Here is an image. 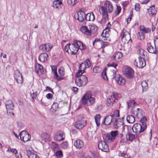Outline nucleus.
Returning <instances> with one entry per match:
<instances>
[{"mask_svg":"<svg viewBox=\"0 0 158 158\" xmlns=\"http://www.w3.org/2000/svg\"><path fill=\"white\" fill-rule=\"evenodd\" d=\"M83 72L82 71L80 70L79 69L78 71L77 72L76 74V76L77 78L80 77L81 76H82V74Z\"/></svg>","mask_w":158,"mask_h":158,"instance_id":"53","label":"nucleus"},{"mask_svg":"<svg viewBox=\"0 0 158 158\" xmlns=\"http://www.w3.org/2000/svg\"><path fill=\"white\" fill-rule=\"evenodd\" d=\"M89 14L85 13L84 11L80 10L79 11L76 13L74 15L75 18L80 22H83L86 19V16Z\"/></svg>","mask_w":158,"mask_h":158,"instance_id":"6","label":"nucleus"},{"mask_svg":"<svg viewBox=\"0 0 158 158\" xmlns=\"http://www.w3.org/2000/svg\"><path fill=\"white\" fill-rule=\"evenodd\" d=\"M48 58V54L45 52L41 53L39 57V60L42 62H44L46 61Z\"/></svg>","mask_w":158,"mask_h":158,"instance_id":"22","label":"nucleus"},{"mask_svg":"<svg viewBox=\"0 0 158 158\" xmlns=\"http://www.w3.org/2000/svg\"><path fill=\"white\" fill-rule=\"evenodd\" d=\"M35 69L37 73L40 74H44V70L42 65L40 64H38L36 65Z\"/></svg>","mask_w":158,"mask_h":158,"instance_id":"27","label":"nucleus"},{"mask_svg":"<svg viewBox=\"0 0 158 158\" xmlns=\"http://www.w3.org/2000/svg\"><path fill=\"white\" fill-rule=\"evenodd\" d=\"M14 77L18 83L21 84L23 82V78L22 74L18 70L14 72Z\"/></svg>","mask_w":158,"mask_h":158,"instance_id":"13","label":"nucleus"},{"mask_svg":"<svg viewBox=\"0 0 158 158\" xmlns=\"http://www.w3.org/2000/svg\"><path fill=\"white\" fill-rule=\"evenodd\" d=\"M113 10V7L112 3L108 1H106L103 6H102L99 9L100 12L105 17L107 16V13H111Z\"/></svg>","mask_w":158,"mask_h":158,"instance_id":"2","label":"nucleus"},{"mask_svg":"<svg viewBox=\"0 0 158 158\" xmlns=\"http://www.w3.org/2000/svg\"><path fill=\"white\" fill-rule=\"evenodd\" d=\"M120 36L122 41L124 44L128 43L131 40L130 34L124 29L123 30Z\"/></svg>","mask_w":158,"mask_h":158,"instance_id":"8","label":"nucleus"},{"mask_svg":"<svg viewBox=\"0 0 158 158\" xmlns=\"http://www.w3.org/2000/svg\"><path fill=\"white\" fill-rule=\"evenodd\" d=\"M102 40L103 41L104 43H107L109 42V41L110 40L109 39V38L108 37H104L103 38H102Z\"/></svg>","mask_w":158,"mask_h":158,"instance_id":"62","label":"nucleus"},{"mask_svg":"<svg viewBox=\"0 0 158 158\" xmlns=\"http://www.w3.org/2000/svg\"><path fill=\"white\" fill-rule=\"evenodd\" d=\"M52 47L51 44L46 43L41 45L39 47V49L43 51L48 52L51 50Z\"/></svg>","mask_w":158,"mask_h":158,"instance_id":"16","label":"nucleus"},{"mask_svg":"<svg viewBox=\"0 0 158 158\" xmlns=\"http://www.w3.org/2000/svg\"><path fill=\"white\" fill-rule=\"evenodd\" d=\"M102 78L105 80H107L108 79L107 76L106 75V70L104 69L102 73Z\"/></svg>","mask_w":158,"mask_h":158,"instance_id":"50","label":"nucleus"},{"mask_svg":"<svg viewBox=\"0 0 158 158\" xmlns=\"http://www.w3.org/2000/svg\"><path fill=\"white\" fill-rule=\"evenodd\" d=\"M40 141L42 143L47 142L50 141L49 135L46 133H43L40 135Z\"/></svg>","mask_w":158,"mask_h":158,"instance_id":"17","label":"nucleus"},{"mask_svg":"<svg viewBox=\"0 0 158 158\" xmlns=\"http://www.w3.org/2000/svg\"><path fill=\"white\" fill-rule=\"evenodd\" d=\"M73 44L76 46L78 48V49L81 50L84 49L85 48V46L83 43L79 41H75L73 42Z\"/></svg>","mask_w":158,"mask_h":158,"instance_id":"26","label":"nucleus"},{"mask_svg":"<svg viewBox=\"0 0 158 158\" xmlns=\"http://www.w3.org/2000/svg\"><path fill=\"white\" fill-rule=\"evenodd\" d=\"M95 19V17L93 12L89 13V21H94Z\"/></svg>","mask_w":158,"mask_h":158,"instance_id":"56","label":"nucleus"},{"mask_svg":"<svg viewBox=\"0 0 158 158\" xmlns=\"http://www.w3.org/2000/svg\"><path fill=\"white\" fill-rule=\"evenodd\" d=\"M59 73L61 76H63L64 75V68L60 67L58 70Z\"/></svg>","mask_w":158,"mask_h":158,"instance_id":"45","label":"nucleus"},{"mask_svg":"<svg viewBox=\"0 0 158 158\" xmlns=\"http://www.w3.org/2000/svg\"><path fill=\"white\" fill-rule=\"evenodd\" d=\"M138 34V38H139L141 40H143L145 38V36L144 34L143 33V32H141V31L139 32Z\"/></svg>","mask_w":158,"mask_h":158,"instance_id":"49","label":"nucleus"},{"mask_svg":"<svg viewBox=\"0 0 158 158\" xmlns=\"http://www.w3.org/2000/svg\"><path fill=\"white\" fill-rule=\"evenodd\" d=\"M148 10L150 16H154L157 12V10L155 9L154 5H152L149 9H148Z\"/></svg>","mask_w":158,"mask_h":158,"instance_id":"28","label":"nucleus"},{"mask_svg":"<svg viewBox=\"0 0 158 158\" xmlns=\"http://www.w3.org/2000/svg\"><path fill=\"white\" fill-rule=\"evenodd\" d=\"M52 150L54 152L59 150V146L57 144L54 142H52Z\"/></svg>","mask_w":158,"mask_h":158,"instance_id":"43","label":"nucleus"},{"mask_svg":"<svg viewBox=\"0 0 158 158\" xmlns=\"http://www.w3.org/2000/svg\"><path fill=\"white\" fill-rule=\"evenodd\" d=\"M138 52H139L140 55L142 56H144L145 53H146V52H145L142 49H139L138 51Z\"/></svg>","mask_w":158,"mask_h":158,"instance_id":"59","label":"nucleus"},{"mask_svg":"<svg viewBox=\"0 0 158 158\" xmlns=\"http://www.w3.org/2000/svg\"><path fill=\"white\" fill-rule=\"evenodd\" d=\"M89 36L91 35V33H94L98 30V27L94 25H91L89 26Z\"/></svg>","mask_w":158,"mask_h":158,"instance_id":"34","label":"nucleus"},{"mask_svg":"<svg viewBox=\"0 0 158 158\" xmlns=\"http://www.w3.org/2000/svg\"><path fill=\"white\" fill-rule=\"evenodd\" d=\"M134 64L137 67L142 68L146 65V62L144 58L140 56L138 57V59L135 60Z\"/></svg>","mask_w":158,"mask_h":158,"instance_id":"10","label":"nucleus"},{"mask_svg":"<svg viewBox=\"0 0 158 158\" xmlns=\"http://www.w3.org/2000/svg\"><path fill=\"white\" fill-rule=\"evenodd\" d=\"M140 30L141 32L143 33H148L150 32L151 31L150 29L144 27L143 26H141L140 27Z\"/></svg>","mask_w":158,"mask_h":158,"instance_id":"35","label":"nucleus"},{"mask_svg":"<svg viewBox=\"0 0 158 158\" xmlns=\"http://www.w3.org/2000/svg\"><path fill=\"white\" fill-rule=\"evenodd\" d=\"M118 133V131H112L110 132V135L114 138V140L115 139V137L117 136Z\"/></svg>","mask_w":158,"mask_h":158,"instance_id":"48","label":"nucleus"},{"mask_svg":"<svg viewBox=\"0 0 158 158\" xmlns=\"http://www.w3.org/2000/svg\"><path fill=\"white\" fill-rule=\"evenodd\" d=\"M7 151L8 152H11L12 153L15 154L17 153L18 152L17 150L15 149L11 148H9L7 150Z\"/></svg>","mask_w":158,"mask_h":158,"instance_id":"54","label":"nucleus"},{"mask_svg":"<svg viewBox=\"0 0 158 158\" xmlns=\"http://www.w3.org/2000/svg\"><path fill=\"white\" fill-rule=\"evenodd\" d=\"M77 2V0H68V4L72 6L75 5Z\"/></svg>","mask_w":158,"mask_h":158,"instance_id":"46","label":"nucleus"},{"mask_svg":"<svg viewBox=\"0 0 158 158\" xmlns=\"http://www.w3.org/2000/svg\"><path fill=\"white\" fill-rule=\"evenodd\" d=\"M123 120L121 119L118 118L115 120L113 123V126L116 129H118V127L123 125Z\"/></svg>","mask_w":158,"mask_h":158,"instance_id":"21","label":"nucleus"},{"mask_svg":"<svg viewBox=\"0 0 158 158\" xmlns=\"http://www.w3.org/2000/svg\"><path fill=\"white\" fill-rule=\"evenodd\" d=\"M20 139L24 142L29 140L31 139V135L25 131H22L19 134Z\"/></svg>","mask_w":158,"mask_h":158,"instance_id":"11","label":"nucleus"},{"mask_svg":"<svg viewBox=\"0 0 158 158\" xmlns=\"http://www.w3.org/2000/svg\"><path fill=\"white\" fill-rule=\"evenodd\" d=\"M123 72L126 77L132 78L134 76V71L132 69L128 66H126L123 68Z\"/></svg>","mask_w":158,"mask_h":158,"instance_id":"7","label":"nucleus"},{"mask_svg":"<svg viewBox=\"0 0 158 158\" xmlns=\"http://www.w3.org/2000/svg\"><path fill=\"white\" fill-rule=\"evenodd\" d=\"M65 138L64 133L61 131H57L54 135V139L57 141H60L64 140Z\"/></svg>","mask_w":158,"mask_h":158,"instance_id":"12","label":"nucleus"},{"mask_svg":"<svg viewBox=\"0 0 158 158\" xmlns=\"http://www.w3.org/2000/svg\"><path fill=\"white\" fill-rule=\"evenodd\" d=\"M71 44H69L66 45L65 47V50L66 52L70 53V47Z\"/></svg>","mask_w":158,"mask_h":158,"instance_id":"60","label":"nucleus"},{"mask_svg":"<svg viewBox=\"0 0 158 158\" xmlns=\"http://www.w3.org/2000/svg\"><path fill=\"white\" fill-rule=\"evenodd\" d=\"M94 118L97 126L98 127L100 124V115L99 114H97Z\"/></svg>","mask_w":158,"mask_h":158,"instance_id":"38","label":"nucleus"},{"mask_svg":"<svg viewBox=\"0 0 158 158\" xmlns=\"http://www.w3.org/2000/svg\"><path fill=\"white\" fill-rule=\"evenodd\" d=\"M80 30L82 33L87 35H89V30L86 26L82 27L80 28Z\"/></svg>","mask_w":158,"mask_h":158,"instance_id":"31","label":"nucleus"},{"mask_svg":"<svg viewBox=\"0 0 158 158\" xmlns=\"http://www.w3.org/2000/svg\"><path fill=\"white\" fill-rule=\"evenodd\" d=\"M89 100V92H87L81 98V102L83 105L86 104Z\"/></svg>","mask_w":158,"mask_h":158,"instance_id":"25","label":"nucleus"},{"mask_svg":"<svg viewBox=\"0 0 158 158\" xmlns=\"http://www.w3.org/2000/svg\"><path fill=\"white\" fill-rule=\"evenodd\" d=\"M112 115H107L105 117L102 122V124L105 125H110L112 122Z\"/></svg>","mask_w":158,"mask_h":158,"instance_id":"20","label":"nucleus"},{"mask_svg":"<svg viewBox=\"0 0 158 158\" xmlns=\"http://www.w3.org/2000/svg\"><path fill=\"white\" fill-rule=\"evenodd\" d=\"M126 119L127 121L130 123H133L135 120L134 116L131 115H128Z\"/></svg>","mask_w":158,"mask_h":158,"instance_id":"33","label":"nucleus"},{"mask_svg":"<svg viewBox=\"0 0 158 158\" xmlns=\"http://www.w3.org/2000/svg\"><path fill=\"white\" fill-rule=\"evenodd\" d=\"M78 49V48L76 46L73 44H71L70 47V53L72 55L75 54Z\"/></svg>","mask_w":158,"mask_h":158,"instance_id":"23","label":"nucleus"},{"mask_svg":"<svg viewBox=\"0 0 158 158\" xmlns=\"http://www.w3.org/2000/svg\"><path fill=\"white\" fill-rule=\"evenodd\" d=\"M86 124V120L84 118L83 115H79L77 120L75 123V127L79 129H82Z\"/></svg>","mask_w":158,"mask_h":158,"instance_id":"3","label":"nucleus"},{"mask_svg":"<svg viewBox=\"0 0 158 158\" xmlns=\"http://www.w3.org/2000/svg\"><path fill=\"white\" fill-rule=\"evenodd\" d=\"M68 143L67 142H63L61 143V147L64 149H66L68 147Z\"/></svg>","mask_w":158,"mask_h":158,"instance_id":"61","label":"nucleus"},{"mask_svg":"<svg viewBox=\"0 0 158 158\" xmlns=\"http://www.w3.org/2000/svg\"><path fill=\"white\" fill-rule=\"evenodd\" d=\"M119 97V95L114 93H113V94L108 97L107 100L106 105L108 106H112L113 103L115 102V100H117Z\"/></svg>","mask_w":158,"mask_h":158,"instance_id":"9","label":"nucleus"},{"mask_svg":"<svg viewBox=\"0 0 158 158\" xmlns=\"http://www.w3.org/2000/svg\"><path fill=\"white\" fill-rule=\"evenodd\" d=\"M110 22H109L106 25V27L105 29L103 31L104 32L106 35H108V32L110 31Z\"/></svg>","mask_w":158,"mask_h":158,"instance_id":"41","label":"nucleus"},{"mask_svg":"<svg viewBox=\"0 0 158 158\" xmlns=\"http://www.w3.org/2000/svg\"><path fill=\"white\" fill-rule=\"evenodd\" d=\"M121 10V8L120 6L117 5V8L114 12V14L115 15H118L120 12Z\"/></svg>","mask_w":158,"mask_h":158,"instance_id":"47","label":"nucleus"},{"mask_svg":"<svg viewBox=\"0 0 158 158\" xmlns=\"http://www.w3.org/2000/svg\"><path fill=\"white\" fill-rule=\"evenodd\" d=\"M27 155L29 158H39L37 153L31 148L27 149Z\"/></svg>","mask_w":158,"mask_h":158,"instance_id":"18","label":"nucleus"},{"mask_svg":"<svg viewBox=\"0 0 158 158\" xmlns=\"http://www.w3.org/2000/svg\"><path fill=\"white\" fill-rule=\"evenodd\" d=\"M32 93H31L30 96L33 100H34L39 94V93H38L37 91L35 90H33Z\"/></svg>","mask_w":158,"mask_h":158,"instance_id":"36","label":"nucleus"},{"mask_svg":"<svg viewBox=\"0 0 158 158\" xmlns=\"http://www.w3.org/2000/svg\"><path fill=\"white\" fill-rule=\"evenodd\" d=\"M56 156L57 158H60L63 157V153L61 150H58L56 152Z\"/></svg>","mask_w":158,"mask_h":158,"instance_id":"44","label":"nucleus"},{"mask_svg":"<svg viewBox=\"0 0 158 158\" xmlns=\"http://www.w3.org/2000/svg\"><path fill=\"white\" fill-rule=\"evenodd\" d=\"M140 9V4L138 3H136L135 5V9L137 11H139Z\"/></svg>","mask_w":158,"mask_h":158,"instance_id":"63","label":"nucleus"},{"mask_svg":"<svg viewBox=\"0 0 158 158\" xmlns=\"http://www.w3.org/2000/svg\"><path fill=\"white\" fill-rule=\"evenodd\" d=\"M107 66L108 67H112L115 68H116V67L117 66V63L114 62L109 63L108 64Z\"/></svg>","mask_w":158,"mask_h":158,"instance_id":"57","label":"nucleus"},{"mask_svg":"<svg viewBox=\"0 0 158 158\" xmlns=\"http://www.w3.org/2000/svg\"><path fill=\"white\" fill-rule=\"evenodd\" d=\"M52 70V72L54 73L57 72V67L55 66H51Z\"/></svg>","mask_w":158,"mask_h":158,"instance_id":"64","label":"nucleus"},{"mask_svg":"<svg viewBox=\"0 0 158 158\" xmlns=\"http://www.w3.org/2000/svg\"><path fill=\"white\" fill-rule=\"evenodd\" d=\"M93 71L94 73H98L101 71V69L99 67H95L94 68Z\"/></svg>","mask_w":158,"mask_h":158,"instance_id":"55","label":"nucleus"},{"mask_svg":"<svg viewBox=\"0 0 158 158\" xmlns=\"http://www.w3.org/2000/svg\"><path fill=\"white\" fill-rule=\"evenodd\" d=\"M126 138L127 140L129 141H132L135 138V135L130 132L128 133L126 135Z\"/></svg>","mask_w":158,"mask_h":158,"instance_id":"37","label":"nucleus"},{"mask_svg":"<svg viewBox=\"0 0 158 158\" xmlns=\"http://www.w3.org/2000/svg\"><path fill=\"white\" fill-rule=\"evenodd\" d=\"M62 4L61 0H56L53 2V6L56 8H58L59 6Z\"/></svg>","mask_w":158,"mask_h":158,"instance_id":"39","label":"nucleus"},{"mask_svg":"<svg viewBox=\"0 0 158 158\" xmlns=\"http://www.w3.org/2000/svg\"><path fill=\"white\" fill-rule=\"evenodd\" d=\"M75 82L76 84L78 86L85 85L88 82V77L83 75L80 77L76 78Z\"/></svg>","mask_w":158,"mask_h":158,"instance_id":"5","label":"nucleus"},{"mask_svg":"<svg viewBox=\"0 0 158 158\" xmlns=\"http://www.w3.org/2000/svg\"><path fill=\"white\" fill-rule=\"evenodd\" d=\"M116 55V57H117V60L119 59L122 57V53L121 52H117Z\"/></svg>","mask_w":158,"mask_h":158,"instance_id":"58","label":"nucleus"},{"mask_svg":"<svg viewBox=\"0 0 158 158\" xmlns=\"http://www.w3.org/2000/svg\"><path fill=\"white\" fill-rule=\"evenodd\" d=\"M115 79L118 83L120 85H123L125 82V79L120 75L117 76Z\"/></svg>","mask_w":158,"mask_h":158,"instance_id":"24","label":"nucleus"},{"mask_svg":"<svg viewBox=\"0 0 158 158\" xmlns=\"http://www.w3.org/2000/svg\"><path fill=\"white\" fill-rule=\"evenodd\" d=\"M133 16V11L132 10H131L130 12V14L128 18L127 19V23L128 24L131 21V19L132 17Z\"/></svg>","mask_w":158,"mask_h":158,"instance_id":"52","label":"nucleus"},{"mask_svg":"<svg viewBox=\"0 0 158 158\" xmlns=\"http://www.w3.org/2000/svg\"><path fill=\"white\" fill-rule=\"evenodd\" d=\"M141 85L143 91H146L147 89L148 88V84L146 81H143L141 83Z\"/></svg>","mask_w":158,"mask_h":158,"instance_id":"40","label":"nucleus"},{"mask_svg":"<svg viewBox=\"0 0 158 158\" xmlns=\"http://www.w3.org/2000/svg\"><path fill=\"white\" fill-rule=\"evenodd\" d=\"M103 138L105 141L108 142L110 143L114 140V138L109 134L104 135Z\"/></svg>","mask_w":158,"mask_h":158,"instance_id":"30","label":"nucleus"},{"mask_svg":"<svg viewBox=\"0 0 158 158\" xmlns=\"http://www.w3.org/2000/svg\"><path fill=\"white\" fill-rule=\"evenodd\" d=\"M88 62H89V59H87L80 64L79 69L84 73L85 70L87 68L89 67Z\"/></svg>","mask_w":158,"mask_h":158,"instance_id":"19","label":"nucleus"},{"mask_svg":"<svg viewBox=\"0 0 158 158\" xmlns=\"http://www.w3.org/2000/svg\"><path fill=\"white\" fill-rule=\"evenodd\" d=\"M98 148L99 149L104 152H107L109 150L108 145L104 141H102L99 142Z\"/></svg>","mask_w":158,"mask_h":158,"instance_id":"14","label":"nucleus"},{"mask_svg":"<svg viewBox=\"0 0 158 158\" xmlns=\"http://www.w3.org/2000/svg\"><path fill=\"white\" fill-rule=\"evenodd\" d=\"M5 105L8 114L11 116H13L14 115L13 112L14 105L12 101L9 100L7 101Z\"/></svg>","mask_w":158,"mask_h":158,"instance_id":"4","label":"nucleus"},{"mask_svg":"<svg viewBox=\"0 0 158 158\" xmlns=\"http://www.w3.org/2000/svg\"><path fill=\"white\" fill-rule=\"evenodd\" d=\"M131 113L135 115L138 118H141L140 120V123H135L132 127L134 132L138 134L144 131L147 128V124L146 122L147 118L144 117V112L141 109L133 108L131 110Z\"/></svg>","mask_w":158,"mask_h":158,"instance_id":"1","label":"nucleus"},{"mask_svg":"<svg viewBox=\"0 0 158 158\" xmlns=\"http://www.w3.org/2000/svg\"><path fill=\"white\" fill-rule=\"evenodd\" d=\"M74 145L76 148H80L83 147L84 143L83 142L82 140L80 139H78L77 140L74 142Z\"/></svg>","mask_w":158,"mask_h":158,"instance_id":"29","label":"nucleus"},{"mask_svg":"<svg viewBox=\"0 0 158 158\" xmlns=\"http://www.w3.org/2000/svg\"><path fill=\"white\" fill-rule=\"evenodd\" d=\"M154 43L155 44V47L152 46L151 43H150L148 44L147 49L149 52L156 54V52L158 51V48L156 47V40H155L154 41Z\"/></svg>","mask_w":158,"mask_h":158,"instance_id":"15","label":"nucleus"},{"mask_svg":"<svg viewBox=\"0 0 158 158\" xmlns=\"http://www.w3.org/2000/svg\"><path fill=\"white\" fill-rule=\"evenodd\" d=\"M111 115H112V118L115 117H118L119 116V111L118 110H115L113 114Z\"/></svg>","mask_w":158,"mask_h":158,"instance_id":"51","label":"nucleus"},{"mask_svg":"<svg viewBox=\"0 0 158 158\" xmlns=\"http://www.w3.org/2000/svg\"><path fill=\"white\" fill-rule=\"evenodd\" d=\"M127 104L128 106V108H133V107L136 105V102L134 100H131L127 102Z\"/></svg>","mask_w":158,"mask_h":158,"instance_id":"32","label":"nucleus"},{"mask_svg":"<svg viewBox=\"0 0 158 158\" xmlns=\"http://www.w3.org/2000/svg\"><path fill=\"white\" fill-rule=\"evenodd\" d=\"M91 92L89 91V106L93 105L95 102V98L91 96Z\"/></svg>","mask_w":158,"mask_h":158,"instance_id":"42","label":"nucleus"}]
</instances>
